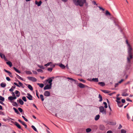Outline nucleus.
I'll return each mask as SVG.
<instances>
[{"mask_svg": "<svg viewBox=\"0 0 133 133\" xmlns=\"http://www.w3.org/2000/svg\"><path fill=\"white\" fill-rule=\"evenodd\" d=\"M107 133H113L112 131L111 130H109L108 131Z\"/></svg>", "mask_w": 133, "mask_h": 133, "instance_id": "nucleus-61", "label": "nucleus"}, {"mask_svg": "<svg viewBox=\"0 0 133 133\" xmlns=\"http://www.w3.org/2000/svg\"><path fill=\"white\" fill-rule=\"evenodd\" d=\"M98 84L100 85L101 86L103 87L105 86V84L103 82H101L98 83Z\"/></svg>", "mask_w": 133, "mask_h": 133, "instance_id": "nucleus-15", "label": "nucleus"}, {"mask_svg": "<svg viewBox=\"0 0 133 133\" xmlns=\"http://www.w3.org/2000/svg\"><path fill=\"white\" fill-rule=\"evenodd\" d=\"M18 82H19V84L20 85V86H21L23 88H24V87L23 86V84L20 82L18 80H17Z\"/></svg>", "mask_w": 133, "mask_h": 133, "instance_id": "nucleus-29", "label": "nucleus"}, {"mask_svg": "<svg viewBox=\"0 0 133 133\" xmlns=\"http://www.w3.org/2000/svg\"><path fill=\"white\" fill-rule=\"evenodd\" d=\"M126 100L127 101H129L131 102H132V101L131 100H130V99L129 98H128V97L127 98V99H126Z\"/></svg>", "mask_w": 133, "mask_h": 133, "instance_id": "nucleus-54", "label": "nucleus"}, {"mask_svg": "<svg viewBox=\"0 0 133 133\" xmlns=\"http://www.w3.org/2000/svg\"><path fill=\"white\" fill-rule=\"evenodd\" d=\"M22 118L24 119V120L26 122H28V120L24 116H22Z\"/></svg>", "mask_w": 133, "mask_h": 133, "instance_id": "nucleus-49", "label": "nucleus"}, {"mask_svg": "<svg viewBox=\"0 0 133 133\" xmlns=\"http://www.w3.org/2000/svg\"><path fill=\"white\" fill-rule=\"evenodd\" d=\"M36 95L37 96V97H38V98H39V97L38 96V91L37 90H36Z\"/></svg>", "mask_w": 133, "mask_h": 133, "instance_id": "nucleus-51", "label": "nucleus"}, {"mask_svg": "<svg viewBox=\"0 0 133 133\" xmlns=\"http://www.w3.org/2000/svg\"><path fill=\"white\" fill-rule=\"evenodd\" d=\"M101 91L102 92L105 93H108L109 92L108 91L105 90H101Z\"/></svg>", "mask_w": 133, "mask_h": 133, "instance_id": "nucleus-39", "label": "nucleus"}, {"mask_svg": "<svg viewBox=\"0 0 133 133\" xmlns=\"http://www.w3.org/2000/svg\"><path fill=\"white\" fill-rule=\"evenodd\" d=\"M78 79L81 82H82L83 83H85V81L83 79Z\"/></svg>", "mask_w": 133, "mask_h": 133, "instance_id": "nucleus-43", "label": "nucleus"}, {"mask_svg": "<svg viewBox=\"0 0 133 133\" xmlns=\"http://www.w3.org/2000/svg\"><path fill=\"white\" fill-rule=\"evenodd\" d=\"M22 99L25 102H26L27 101L26 99V98L25 96L23 97H22Z\"/></svg>", "mask_w": 133, "mask_h": 133, "instance_id": "nucleus-44", "label": "nucleus"}, {"mask_svg": "<svg viewBox=\"0 0 133 133\" xmlns=\"http://www.w3.org/2000/svg\"><path fill=\"white\" fill-rule=\"evenodd\" d=\"M103 104L105 105L104 107L105 108H107L108 107V106L107 103L106 102H104Z\"/></svg>", "mask_w": 133, "mask_h": 133, "instance_id": "nucleus-42", "label": "nucleus"}, {"mask_svg": "<svg viewBox=\"0 0 133 133\" xmlns=\"http://www.w3.org/2000/svg\"><path fill=\"white\" fill-rule=\"evenodd\" d=\"M37 85H39L40 87L41 88H42L44 86V84H43L42 83H37Z\"/></svg>", "mask_w": 133, "mask_h": 133, "instance_id": "nucleus-28", "label": "nucleus"}, {"mask_svg": "<svg viewBox=\"0 0 133 133\" xmlns=\"http://www.w3.org/2000/svg\"><path fill=\"white\" fill-rule=\"evenodd\" d=\"M99 129L100 130H103L104 129L105 127L104 125H101L99 127Z\"/></svg>", "mask_w": 133, "mask_h": 133, "instance_id": "nucleus-21", "label": "nucleus"}, {"mask_svg": "<svg viewBox=\"0 0 133 133\" xmlns=\"http://www.w3.org/2000/svg\"><path fill=\"white\" fill-rule=\"evenodd\" d=\"M105 15L107 16L109 15L110 16L111 15V14L110 13L108 10H106V11Z\"/></svg>", "mask_w": 133, "mask_h": 133, "instance_id": "nucleus-27", "label": "nucleus"}, {"mask_svg": "<svg viewBox=\"0 0 133 133\" xmlns=\"http://www.w3.org/2000/svg\"><path fill=\"white\" fill-rule=\"evenodd\" d=\"M6 84L5 83H1L0 84V85L1 87L3 88H4L6 86Z\"/></svg>", "mask_w": 133, "mask_h": 133, "instance_id": "nucleus-16", "label": "nucleus"}, {"mask_svg": "<svg viewBox=\"0 0 133 133\" xmlns=\"http://www.w3.org/2000/svg\"><path fill=\"white\" fill-rule=\"evenodd\" d=\"M99 117L100 116L99 115H98L96 116L95 117V119L96 121H97L99 119Z\"/></svg>", "mask_w": 133, "mask_h": 133, "instance_id": "nucleus-18", "label": "nucleus"}, {"mask_svg": "<svg viewBox=\"0 0 133 133\" xmlns=\"http://www.w3.org/2000/svg\"><path fill=\"white\" fill-rule=\"evenodd\" d=\"M28 87L30 90H33V88L32 86L28 84Z\"/></svg>", "mask_w": 133, "mask_h": 133, "instance_id": "nucleus-25", "label": "nucleus"}, {"mask_svg": "<svg viewBox=\"0 0 133 133\" xmlns=\"http://www.w3.org/2000/svg\"><path fill=\"white\" fill-rule=\"evenodd\" d=\"M128 56L127 57V62L129 63L131 62V60L133 58V50L131 46L128 48Z\"/></svg>", "mask_w": 133, "mask_h": 133, "instance_id": "nucleus-1", "label": "nucleus"}, {"mask_svg": "<svg viewBox=\"0 0 133 133\" xmlns=\"http://www.w3.org/2000/svg\"><path fill=\"white\" fill-rule=\"evenodd\" d=\"M124 81V79H122L118 83H121Z\"/></svg>", "mask_w": 133, "mask_h": 133, "instance_id": "nucleus-60", "label": "nucleus"}, {"mask_svg": "<svg viewBox=\"0 0 133 133\" xmlns=\"http://www.w3.org/2000/svg\"><path fill=\"white\" fill-rule=\"evenodd\" d=\"M13 91V89L11 88L9 89V91L10 92L12 91Z\"/></svg>", "mask_w": 133, "mask_h": 133, "instance_id": "nucleus-64", "label": "nucleus"}, {"mask_svg": "<svg viewBox=\"0 0 133 133\" xmlns=\"http://www.w3.org/2000/svg\"><path fill=\"white\" fill-rule=\"evenodd\" d=\"M54 77H52L49 79H47L46 81L47 82H48V83L50 85H52V79H54Z\"/></svg>", "mask_w": 133, "mask_h": 133, "instance_id": "nucleus-5", "label": "nucleus"}, {"mask_svg": "<svg viewBox=\"0 0 133 133\" xmlns=\"http://www.w3.org/2000/svg\"><path fill=\"white\" fill-rule=\"evenodd\" d=\"M116 101L117 102L118 105V104H119V103L120 104L121 103V101H120L118 100H116Z\"/></svg>", "mask_w": 133, "mask_h": 133, "instance_id": "nucleus-55", "label": "nucleus"}, {"mask_svg": "<svg viewBox=\"0 0 133 133\" xmlns=\"http://www.w3.org/2000/svg\"><path fill=\"white\" fill-rule=\"evenodd\" d=\"M52 68H48V70L49 71H52Z\"/></svg>", "mask_w": 133, "mask_h": 133, "instance_id": "nucleus-52", "label": "nucleus"}, {"mask_svg": "<svg viewBox=\"0 0 133 133\" xmlns=\"http://www.w3.org/2000/svg\"><path fill=\"white\" fill-rule=\"evenodd\" d=\"M78 86L81 88H84L85 87V86L87 87V86L85 85H84L82 84V83H79L78 84Z\"/></svg>", "mask_w": 133, "mask_h": 133, "instance_id": "nucleus-9", "label": "nucleus"}, {"mask_svg": "<svg viewBox=\"0 0 133 133\" xmlns=\"http://www.w3.org/2000/svg\"><path fill=\"white\" fill-rule=\"evenodd\" d=\"M51 63V62H49L47 64H45L44 65L46 66H49Z\"/></svg>", "mask_w": 133, "mask_h": 133, "instance_id": "nucleus-46", "label": "nucleus"}, {"mask_svg": "<svg viewBox=\"0 0 133 133\" xmlns=\"http://www.w3.org/2000/svg\"><path fill=\"white\" fill-rule=\"evenodd\" d=\"M12 105L14 106H18L16 102H12Z\"/></svg>", "mask_w": 133, "mask_h": 133, "instance_id": "nucleus-26", "label": "nucleus"}, {"mask_svg": "<svg viewBox=\"0 0 133 133\" xmlns=\"http://www.w3.org/2000/svg\"><path fill=\"white\" fill-rule=\"evenodd\" d=\"M91 131V129L90 128H87L86 129V131L87 132H89Z\"/></svg>", "mask_w": 133, "mask_h": 133, "instance_id": "nucleus-35", "label": "nucleus"}, {"mask_svg": "<svg viewBox=\"0 0 133 133\" xmlns=\"http://www.w3.org/2000/svg\"><path fill=\"white\" fill-rule=\"evenodd\" d=\"M121 133H126V131L124 129H121Z\"/></svg>", "mask_w": 133, "mask_h": 133, "instance_id": "nucleus-40", "label": "nucleus"}, {"mask_svg": "<svg viewBox=\"0 0 133 133\" xmlns=\"http://www.w3.org/2000/svg\"><path fill=\"white\" fill-rule=\"evenodd\" d=\"M59 66L62 69H64L65 68V66L62 64H61L59 65Z\"/></svg>", "mask_w": 133, "mask_h": 133, "instance_id": "nucleus-30", "label": "nucleus"}, {"mask_svg": "<svg viewBox=\"0 0 133 133\" xmlns=\"http://www.w3.org/2000/svg\"><path fill=\"white\" fill-rule=\"evenodd\" d=\"M16 77H17L18 79H21L22 80H23V79L19 75L17 74H16Z\"/></svg>", "mask_w": 133, "mask_h": 133, "instance_id": "nucleus-32", "label": "nucleus"}, {"mask_svg": "<svg viewBox=\"0 0 133 133\" xmlns=\"http://www.w3.org/2000/svg\"><path fill=\"white\" fill-rule=\"evenodd\" d=\"M125 91L123 92L122 93V95L124 96H128L129 95L128 94L126 93V92L127 91V89H125Z\"/></svg>", "mask_w": 133, "mask_h": 133, "instance_id": "nucleus-8", "label": "nucleus"}, {"mask_svg": "<svg viewBox=\"0 0 133 133\" xmlns=\"http://www.w3.org/2000/svg\"><path fill=\"white\" fill-rule=\"evenodd\" d=\"M4 98L2 96H0V100L2 101H4Z\"/></svg>", "mask_w": 133, "mask_h": 133, "instance_id": "nucleus-37", "label": "nucleus"}, {"mask_svg": "<svg viewBox=\"0 0 133 133\" xmlns=\"http://www.w3.org/2000/svg\"><path fill=\"white\" fill-rule=\"evenodd\" d=\"M27 95L28 96H26V97L28 98L29 100H32V97L31 95L29 93H28L27 94Z\"/></svg>", "mask_w": 133, "mask_h": 133, "instance_id": "nucleus-11", "label": "nucleus"}, {"mask_svg": "<svg viewBox=\"0 0 133 133\" xmlns=\"http://www.w3.org/2000/svg\"><path fill=\"white\" fill-rule=\"evenodd\" d=\"M44 95L46 96H50V93L48 91H45L44 94Z\"/></svg>", "mask_w": 133, "mask_h": 133, "instance_id": "nucleus-10", "label": "nucleus"}, {"mask_svg": "<svg viewBox=\"0 0 133 133\" xmlns=\"http://www.w3.org/2000/svg\"><path fill=\"white\" fill-rule=\"evenodd\" d=\"M18 110L20 112H22L23 111V110L20 108H19Z\"/></svg>", "mask_w": 133, "mask_h": 133, "instance_id": "nucleus-50", "label": "nucleus"}, {"mask_svg": "<svg viewBox=\"0 0 133 133\" xmlns=\"http://www.w3.org/2000/svg\"><path fill=\"white\" fill-rule=\"evenodd\" d=\"M6 79L7 81H9L10 80V78L8 77H6Z\"/></svg>", "mask_w": 133, "mask_h": 133, "instance_id": "nucleus-56", "label": "nucleus"}, {"mask_svg": "<svg viewBox=\"0 0 133 133\" xmlns=\"http://www.w3.org/2000/svg\"><path fill=\"white\" fill-rule=\"evenodd\" d=\"M42 2L40 1L39 2H38L37 1H35V3L36 4H37L38 6H40Z\"/></svg>", "mask_w": 133, "mask_h": 133, "instance_id": "nucleus-13", "label": "nucleus"}, {"mask_svg": "<svg viewBox=\"0 0 133 133\" xmlns=\"http://www.w3.org/2000/svg\"><path fill=\"white\" fill-rule=\"evenodd\" d=\"M8 99L10 101H11L14 100L13 97L12 96H10L9 97H8Z\"/></svg>", "mask_w": 133, "mask_h": 133, "instance_id": "nucleus-24", "label": "nucleus"}, {"mask_svg": "<svg viewBox=\"0 0 133 133\" xmlns=\"http://www.w3.org/2000/svg\"><path fill=\"white\" fill-rule=\"evenodd\" d=\"M14 124L16 125L18 128L23 130V129L21 128L20 125L18 123L15 122L14 123Z\"/></svg>", "mask_w": 133, "mask_h": 133, "instance_id": "nucleus-6", "label": "nucleus"}, {"mask_svg": "<svg viewBox=\"0 0 133 133\" xmlns=\"http://www.w3.org/2000/svg\"><path fill=\"white\" fill-rule=\"evenodd\" d=\"M122 126L120 124H119V127H118V128L119 129H121V128H122Z\"/></svg>", "mask_w": 133, "mask_h": 133, "instance_id": "nucleus-62", "label": "nucleus"}, {"mask_svg": "<svg viewBox=\"0 0 133 133\" xmlns=\"http://www.w3.org/2000/svg\"><path fill=\"white\" fill-rule=\"evenodd\" d=\"M73 1L76 5H79L81 7L83 6L85 3L86 5L87 4L86 0H73Z\"/></svg>", "mask_w": 133, "mask_h": 133, "instance_id": "nucleus-2", "label": "nucleus"}, {"mask_svg": "<svg viewBox=\"0 0 133 133\" xmlns=\"http://www.w3.org/2000/svg\"><path fill=\"white\" fill-rule=\"evenodd\" d=\"M51 85L47 84L44 87V89L45 90L49 89L51 88Z\"/></svg>", "mask_w": 133, "mask_h": 133, "instance_id": "nucleus-7", "label": "nucleus"}, {"mask_svg": "<svg viewBox=\"0 0 133 133\" xmlns=\"http://www.w3.org/2000/svg\"><path fill=\"white\" fill-rule=\"evenodd\" d=\"M27 78L29 81L33 82H36L37 81V79L36 78L33 77H28Z\"/></svg>", "mask_w": 133, "mask_h": 133, "instance_id": "nucleus-4", "label": "nucleus"}, {"mask_svg": "<svg viewBox=\"0 0 133 133\" xmlns=\"http://www.w3.org/2000/svg\"><path fill=\"white\" fill-rule=\"evenodd\" d=\"M15 93L16 94H18V93H19V91H18V90H16L15 92Z\"/></svg>", "mask_w": 133, "mask_h": 133, "instance_id": "nucleus-58", "label": "nucleus"}, {"mask_svg": "<svg viewBox=\"0 0 133 133\" xmlns=\"http://www.w3.org/2000/svg\"><path fill=\"white\" fill-rule=\"evenodd\" d=\"M92 81L93 82H98V78H93L92 79Z\"/></svg>", "mask_w": 133, "mask_h": 133, "instance_id": "nucleus-19", "label": "nucleus"}, {"mask_svg": "<svg viewBox=\"0 0 133 133\" xmlns=\"http://www.w3.org/2000/svg\"><path fill=\"white\" fill-rule=\"evenodd\" d=\"M127 119H129L130 118L129 116V115H128V114H127Z\"/></svg>", "mask_w": 133, "mask_h": 133, "instance_id": "nucleus-59", "label": "nucleus"}, {"mask_svg": "<svg viewBox=\"0 0 133 133\" xmlns=\"http://www.w3.org/2000/svg\"><path fill=\"white\" fill-rule=\"evenodd\" d=\"M31 128L36 131L37 132V131L35 127L33 125L31 126Z\"/></svg>", "mask_w": 133, "mask_h": 133, "instance_id": "nucleus-36", "label": "nucleus"}, {"mask_svg": "<svg viewBox=\"0 0 133 133\" xmlns=\"http://www.w3.org/2000/svg\"><path fill=\"white\" fill-rule=\"evenodd\" d=\"M126 44L127 45L128 48L129 47V46H131L130 45V44L129 43L128 41L127 40H126Z\"/></svg>", "mask_w": 133, "mask_h": 133, "instance_id": "nucleus-41", "label": "nucleus"}, {"mask_svg": "<svg viewBox=\"0 0 133 133\" xmlns=\"http://www.w3.org/2000/svg\"><path fill=\"white\" fill-rule=\"evenodd\" d=\"M6 64L9 65L10 67H11L12 66V64L11 62L10 61H8L6 62Z\"/></svg>", "mask_w": 133, "mask_h": 133, "instance_id": "nucleus-22", "label": "nucleus"}, {"mask_svg": "<svg viewBox=\"0 0 133 133\" xmlns=\"http://www.w3.org/2000/svg\"><path fill=\"white\" fill-rule=\"evenodd\" d=\"M67 78L69 79V80H71L72 81H74L75 82H76V80H75L71 78L68 77Z\"/></svg>", "mask_w": 133, "mask_h": 133, "instance_id": "nucleus-33", "label": "nucleus"}, {"mask_svg": "<svg viewBox=\"0 0 133 133\" xmlns=\"http://www.w3.org/2000/svg\"><path fill=\"white\" fill-rule=\"evenodd\" d=\"M62 1L64 2H65L68 1V0H61Z\"/></svg>", "mask_w": 133, "mask_h": 133, "instance_id": "nucleus-63", "label": "nucleus"}, {"mask_svg": "<svg viewBox=\"0 0 133 133\" xmlns=\"http://www.w3.org/2000/svg\"><path fill=\"white\" fill-rule=\"evenodd\" d=\"M98 98H99L100 99L99 100V101L101 102L102 101L103 99L102 97L100 94H99Z\"/></svg>", "mask_w": 133, "mask_h": 133, "instance_id": "nucleus-20", "label": "nucleus"}, {"mask_svg": "<svg viewBox=\"0 0 133 133\" xmlns=\"http://www.w3.org/2000/svg\"><path fill=\"white\" fill-rule=\"evenodd\" d=\"M19 102L20 104L21 105H23L24 104V102L21 99H19Z\"/></svg>", "mask_w": 133, "mask_h": 133, "instance_id": "nucleus-23", "label": "nucleus"}, {"mask_svg": "<svg viewBox=\"0 0 133 133\" xmlns=\"http://www.w3.org/2000/svg\"><path fill=\"white\" fill-rule=\"evenodd\" d=\"M38 66L39 68L41 69H44V67L42 66L38 65Z\"/></svg>", "mask_w": 133, "mask_h": 133, "instance_id": "nucleus-48", "label": "nucleus"}, {"mask_svg": "<svg viewBox=\"0 0 133 133\" xmlns=\"http://www.w3.org/2000/svg\"><path fill=\"white\" fill-rule=\"evenodd\" d=\"M13 68L17 72L20 73H21V72L17 69L15 67H13Z\"/></svg>", "mask_w": 133, "mask_h": 133, "instance_id": "nucleus-31", "label": "nucleus"}, {"mask_svg": "<svg viewBox=\"0 0 133 133\" xmlns=\"http://www.w3.org/2000/svg\"><path fill=\"white\" fill-rule=\"evenodd\" d=\"M0 56L2 58H3H3L5 60H6V58L5 57V56L4 54H2L0 52Z\"/></svg>", "mask_w": 133, "mask_h": 133, "instance_id": "nucleus-14", "label": "nucleus"}, {"mask_svg": "<svg viewBox=\"0 0 133 133\" xmlns=\"http://www.w3.org/2000/svg\"><path fill=\"white\" fill-rule=\"evenodd\" d=\"M122 102V103H124L125 102V99H122L121 100Z\"/></svg>", "mask_w": 133, "mask_h": 133, "instance_id": "nucleus-57", "label": "nucleus"}, {"mask_svg": "<svg viewBox=\"0 0 133 133\" xmlns=\"http://www.w3.org/2000/svg\"><path fill=\"white\" fill-rule=\"evenodd\" d=\"M118 105L119 107H122V106L123 105V104H122L121 103L120 104L119 103V104H118Z\"/></svg>", "mask_w": 133, "mask_h": 133, "instance_id": "nucleus-47", "label": "nucleus"}, {"mask_svg": "<svg viewBox=\"0 0 133 133\" xmlns=\"http://www.w3.org/2000/svg\"><path fill=\"white\" fill-rule=\"evenodd\" d=\"M25 72L27 74L29 75L31 74H32L31 71H26Z\"/></svg>", "mask_w": 133, "mask_h": 133, "instance_id": "nucleus-38", "label": "nucleus"}, {"mask_svg": "<svg viewBox=\"0 0 133 133\" xmlns=\"http://www.w3.org/2000/svg\"><path fill=\"white\" fill-rule=\"evenodd\" d=\"M4 71L5 72L8 73L9 76H10V77H12L11 73V72H10L9 71H8L5 69H4Z\"/></svg>", "mask_w": 133, "mask_h": 133, "instance_id": "nucleus-12", "label": "nucleus"}, {"mask_svg": "<svg viewBox=\"0 0 133 133\" xmlns=\"http://www.w3.org/2000/svg\"><path fill=\"white\" fill-rule=\"evenodd\" d=\"M99 111L102 112L103 114L105 115L106 114L107 112L106 109H105L102 106H100L99 107Z\"/></svg>", "mask_w": 133, "mask_h": 133, "instance_id": "nucleus-3", "label": "nucleus"}, {"mask_svg": "<svg viewBox=\"0 0 133 133\" xmlns=\"http://www.w3.org/2000/svg\"><path fill=\"white\" fill-rule=\"evenodd\" d=\"M37 71L38 72H43V71L41 69H38L37 70Z\"/></svg>", "mask_w": 133, "mask_h": 133, "instance_id": "nucleus-45", "label": "nucleus"}, {"mask_svg": "<svg viewBox=\"0 0 133 133\" xmlns=\"http://www.w3.org/2000/svg\"><path fill=\"white\" fill-rule=\"evenodd\" d=\"M13 109L14 110L15 112L17 114H20V113L18 111V110L15 108H14Z\"/></svg>", "mask_w": 133, "mask_h": 133, "instance_id": "nucleus-17", "label": "nucleus"}, {"mask_svg": "<svg viewBox=\"0 0 133 133\" xmlns=\"http://www.w3.org/2000/svg\"><path fill=\"white\" fill-rule=\"evenodd\" d=\"M14 84L15 85H16V86H17V87H20V85H18L17 83H15V82H14Z\"/></svg>", "mask_w": 133, "mask_h": 133, "instance_id": "nucleus-53", "label": "nucleus"}, {"mask_svg": "<svg viewBox=\"0 0 133 133\" xmlns=\"http://www.w3.org/2000/svg\"><path fill=\"white\" fill-rule=\"evenodd\" d=\"M40 97L42 101H43L44 100V98L43 95L42 94L41 95H40Z\"/></svg>", "mask_w": 133, "mask_h": 133, "instance_id": "nucleus-34", "label": "nucleus"}]
</instances>
